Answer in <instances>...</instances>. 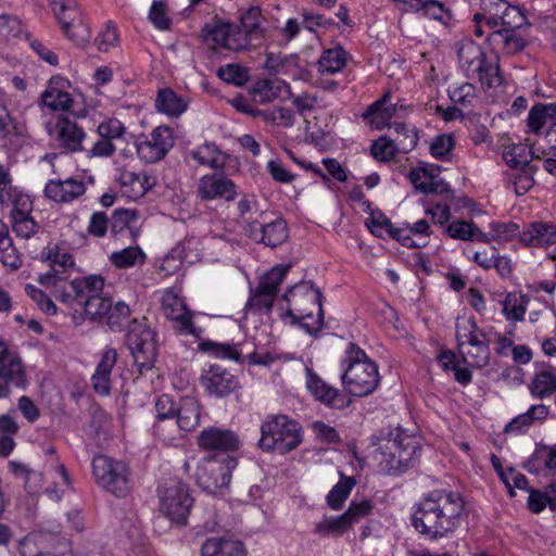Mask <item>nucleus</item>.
Here are the masks:
<instances>
[{
  "label": "nucleus",
  "mask_w": 556,
  "mask_h": 556,
  "mask_svg": "<svg viewBox=\"0 0 556 556\" xmlns=\"http://www.w3.org/2000/svg\"><path fill=\"white\" fill-rule=\"evenodd\" d=\"M467 518L466 503L460 493L445 489L432 490L415 505L412 525L430 541L448 538Z\"/></svg>",
  "instance_id": "1"
},
{
  "label": "nucleus",
  "mask_w": 556,
  "mask_h": 556,
  "mask_svg": "<svg viewBox=\"0 0 556 556\" xmlns=\"http://www.w3.org/2000/svg\"><path fill=\"white\" fill-rule=\"evenodd\" d=\"M288 304L286 316L292 324L300 325L307 333L314 334L324 326L323 294L312 281H300L283 294Z\"/></svg>",
  "instance_id": "2"
},
{
  "label": "nucleus",
  "mask_w": 556,
  "mask_h": 556,
  "mask_svg": "<svg viewBox=\"0 0 556 556\" xmlns=\"http://www.w3.org/2000/svg\"><path fill=\"white\" fill-rule=\"evenodd\" d=\"M341 368L343 388L351 395L367 396L377 389L380 381L378 366L354 342L348 344Z\"/></svg>",
  "instance_id": "3"
},
{
  "label": "nucleus",
  "mask_w": 556,
  "mask_h": 556,
  "mask_svg": "<svg viewBox=\"0 0 556 556\" xmlns=\"http://www.w3.org/2000/svg\"><path fill=\"white\" fill-rule=\"evenodd\" d=\"M258 447L264 452L288 454L298 448L304 438L301 424L286 414H270L260 426Z\"/></svg>",
  "instance_id": "4"
},
{
  "label": "nucleus",
  "mask_w": 556,
  "mask_h": 556,
  "mask_svg": "<svg viewBox=\"0 0 556 556\" xmlns=\"http://www.w3.org/2000/svg\"><path fill=\"white\" fill-rule=\"evenodd\" d=\"M459 66L468 78L478 76L482 86L488 88L502 84L497 60L488 59L483 49L471 39L458 43Z\"/></svg>",
  "instance_id": "5"
},
{
  "label": "nucleus",
  "mask_w": 556,
  "mask_h": 556,
  "mask_svg": "<svg viewBox=\"0 0 556 556\" xmlns=\"http://www.w3.org/2000/svg\"><path fill=\"white\" fill-rule=\"evenodd\" d=\"M237 464L229 454L205 456L197 466L195 480L204 491L215 494L228 488Z\"/></svg>",
  "instance_id": "6"
},
{
  "label": "nucleus",
  "mask_w": 556,
  "mask_h": 556,
  "mask_svg": "<svg viewBox=\"0 0 556 556\" xmlns=\"http://www.w3.org/2000/svg\"><path fill=\"white\" fill-rule=\"evenodd\" d=\"M92 472L97 483L117 497H124L130 491V469L122 460L98 455L92 460Z\"/></svg>",
  "instance_id": "7"
},
{
  "label": "nucleus",
  "mask_w": 556,
  "mask_h": 556,
  "mask_svg": "<svg viewBox=\"0 0 556 556\" xmlns=\"http://www.w3.org/2000/svg\"><path fill=\"white\" fill-rule=\"evenodd\" d=\"M126 344L140 372L153 367L157 355L155 333L147 325L146 318L131 320L127 328Z\"/></svg>",
  "instance_id": "8"
},
{
  "label": "nucleus",
  "mask_w": 556,
  "mask_h": 556,
  "mask_svg": "<svg viewBox=\"0 0 556 556\" xmlns=\"http://www.w3.org/2000/svg\"><path fill=\"white\" fill-rule=\"evenodd\" d=\"M202 40L214 50L241 52L250 50L236 23L214 18L201 29Z\"/></svg>",
  "instance_id": "9"
},
{
  "label": "nucleus",
  "mask_w": 556,
  "mask_h": 556,
  "mask_svg": "<svg viewBox=\"0 0 556 556\" xmlns=\"http://www.w3.org/2000/svg\"><path fill=\"white\" fill-rule=\"evenodd\" d=\"M48 2L68 39L77 45L88 41L90 30L76 0H48Z\"/></svg>",
  "instance_id": "10"
},
{
  "label": "nucleus",
  "mask_w": 556,
  "mask_h": 556,
  "mask_svg": "<svg viewBox=\"0 0 556 556\" xmlns=\"http://www.w3.org/2000/svg\"><path fill=\"white\" fill-rule=\"evenodd\" d=\"M161 511L172 521L185 525L193 504L188 484L172 481L169 485L159 490Z\"/></svg>",
  "instance_id": "11"
},
{
  "label": "nucleus",
  "mask_w": 556,
  "mask_h": 556,
  "mask_svg": "<svg viewBox=\"0 0 556 556\" xmlns=\"http://www.w3.org/2000/svg\"><path fill=\"white\" fill-rule=\"evenodd\" d=\"M27 378L20 355L0 338V400L8 399L12 388L25 389Z\"/></svg>",
  "instance_id": "12"
},
{
  "label": "nucleus",
  "mask_w": 556,
  "mask_h": 556,
  "mask_svg": "<svg viewBox=\"0 0 556 556\" xmlns=\"http://www.w3.org/2000/svg\"><path fill=\"white\" fill-rule=\"evenodd\" d=\"M49 136L54 140L59 148L71 152L83 150V142L86 137L76 119L67 114L61 113L54 117L47 126Z\"/></svg>",
  "instance_id": "13"
},
{
  "label": "nucleus",
  "mask_w": 556,
  "mask_h": 556,
  "mask_svg": "<svg viewBox=\"0 0 556 556\" xmlns=\"http://www.w3.org/2000/svg\"><path fill=\"white\" fill-rule=\"evenodd\" d=\"M415 452V446L403 448L397 441H388L376 451L379 471L390 476L405 472L412 465Z\"/></svg>",
  "instance_id": "14"
},
{
  "label": "nucleus",
  "mask_w": 556,
  "mask_h": 556,
  "mask_svg": "<svg viewBox=\"0 0 556 556\" xmlns=\"http://www.w3.org/2000/svg\"><path fill=\"white\" fill-rule=\"evenodd\" d=\"M43 287L48 289L58 301L77 309L78 303L81 301L84 292H88V288H91V291H96L101 287V276L90 275L74 280L64 279Z\"/></svg>",
  "instance_id": "15"
},
{
  "label": "nucleus",
  "mask_w": 556,
  "mask_h": 556,
  "mask_svg": "<svg viewBox=\"0 0 556 556\" xmlns=\"http://www.w3.org/2000/svg\"><path fill=\"white\" fill-rule=\"evenodd\" d=\"M174 143L173 130L167 126H157L150 138L136 143L137 155L146 163H156L165 157Z\"/></svg>",
  "instance_id": "16"
},
{
  "label": "nucleus",
  "mask_w": 556,
  "mask_h": 556,
  "mask_svg": "<svg viewBox=\"0 0 556 556\" xmlns=\"http://www.w3.org/2000/svg\"><path fill=\"white\" fill-rule=\"evenodd\" d=\"M305 374L306 388L316 401L340 410L351 405L352 400L346 394L326 382L312 368H306Z\"/></svg>",
  "instance_id": "17"
},
{
  "label": "nucleus",
  "mask_w": 556,
  "mask_h": 556,
  "mask_svg": "<svg viewBox=\"0 0 556 556\" xmlns=\"http://www.w3.org/2000/svg\"><path fill=\"white\" fill-rule=\"evenodd\" d=\"M161 304L163 314L174 323V328L179 333L199 336L192 323L193 315L187 309L182 298L178 296L173 290H165Z\"/></svg>",
  "instance_id": "18"
},
{
  "label": "nucleus",
  "mask_w": 556,
  "mask_h": 556,
  "mask_svg": "<svg viewBox=\"0 0 556 556\" xmlns=\"http://www.w3.org/2000/svg\"><path fill=\"white\" fill-rule=\"evenodd\" d=\"M198 197L202 201L224 200L232 202L238 195L237 185L223 173L202 176L198 181Z\"/></svg>",
  "instance_id": "19"
},
{
  "label": "nucleus",
  "mask_w": 556,
  "mask_h": 556,
  "mask_svg": "<svg viewBox=\"0 0 556 556\" xmlns=\"http://www.w3.org/2000/svg\"><path fill=\"white\" fill-rule=\"evenodd\" d=\"M200 381L206 393L216 397H226L239 388L237 377L217 364L203 368Z\"/></svg>",
  "instance_id": "20"
},
{
  "label": "nucleus",
  "mask_w": 556,
  "mask_h": 556,
  "mask_svg": "<svg viewBox=\"0 0 556 556\" xmlns=\"http://www.w3.org/2000/svg\"><path fill=\"white\" fill-rule=\"evenodd\" d=\"M239 435L230 430L218 427L203 429L198 437V446L206 452H215L214 455L228 454L240 447Z\"/></svg>",
  "instance_id": "21"
},
{
  "label": "nucleus",
  "mask_w": 556,
  "mask_h": 556,
  "mask_svg": "<svg viewBox=\"0 0 556 556\" xmlns=\"http://www.w3.org/2000/svg\"><path fill=\"white\" fill-rule=\"evenodd\" d=\"M534 367L528 384L532 397L544 400L556 394V368L546 362H536Z\"/></svg>",
  "instance_id": "22"
},
{
  "label": "nucleus",
  "mask_w": 556,
  "mask_h": 556,
  "mask_svg": "<svg viewBox=\"0 0 556 556\" xmlns=\"http://www.w3.org/2000/svg\"><path fill=\"white\" fill-rule=\"evenodd\" d=\"M263 21L264 16L260 7H251L239 14L236 24L250 48L260 45L264 37Z\"/></svg>",
  "instance_id": "23"
},
{
  "label": "nucleus",
  "mask_w": 556,
  "mask_h": 556,
  "mask_svg": "<svg viewBox=\"0 0 556 556\" xmlns=\"http://www.w3.org/2000/svg\"><path fill=\"white\" fill-rule=\"evenodd\" d=\"M118 182L125 197L138 200L156 185V178L146 172L136 173L124 169L119 174Z\"/></svg>",
  "instance_id": "24"
},
{
  "label": "nucleus",
  "mask_w": 556,
  "mask_h": 556,
  "mask_svg": "<svg viewBox=\"0 0 556 556\" xmlns=\"http://www.w3.org/2000/svg\"><path fill=\"white\" fill-rule=\"evenodd\" d=\"M45 195L56 203H70L86 192L84 181L67 178L50 179L45 186Z\"/></svg>",
  "instance_id": "25"
},
{
  "label": "nucleus",
  "mask_w": 556,
  "mask_h": 556,
  "mask_svg": "<svg viewBox=\"0 0 556 556\" xmlns=\"http://www.w3.org/2000/svg\"><path fill=\"white\" fill-rule=\"evenodd\" d=\"M70 81L60 76L52 77L41 94L43 105L52 111L66 112L71 109L73 99L67 91Z\"/></svg>",
  "instance_id": "26"
},
{
  "label": "nucleus",
  "mask_w": 556,
  "mask_h": 556,
  "mask_svg": "<svg viewBox=\"0 0 556 556\" xmlns=\"http://www.w3.org/2000/svg\"><path fill=\"white\" fill-rule=\"evenodd\" d=\"M525 468L535 475L556 473V444H536L534 452L526 462Z\"/></svg>",
  "instance_id": "27"
},
{
  "label": "nucleus",
  "mask_w": 556,
  "mask_h": 556,
  "mask_svg": "<svg viewBox=\"0 0 556 556\" xmlns=\"http://www.w3.org/2000/svg\"><path fill=\"white\" fill-rule=\"evenodd\" d=\"M391 91L387 90L383 96L371 103L363 113V118L376 129H383L396 112V104L390 103Z\"/></svg>",
  "instance_id": "28"
},
{
  "label": "nucleus",
  "mask_w": 556,
  "mask_h": 556,
  "mask_svg": "<svg viewBox=\"0 0 556 556\" xmlns=\"http://www.w3.org/2000/svg\"><path fill=\"white\" fill-rule=\"evenodd\" d=\"M527 124L530 131L536 135L556 128V102L534 104L528 113Z\"/></svg>",
  "instance_id": "29"
},
{
  "label": "nucleus",
  "mask_w": 556,
  "mask_h": 556,
  "mask_svg": "<svg viewBox=\"0 0 556 556\" xmlns=\"http://www.w3.org/2000/svg\"><path fill=\"white\" fill-rule=\"evenodd\" d=\"M117 353L114 349H106L100 362L97 365L96 371L91 377L92 388L96 393L100 395H109L111 391V372L116 364Z\"/></svg>",
  "instance_id": "30"
},
{
  "label": "nucleus",
  "mask_w": 556,
  "mask_h": 556,
  "mask_svg": "<svg viewBox=\"0 0 556 556\" xmlns=\"http://www.w3.org/2000/svg\"><path fill=\"white\" fill-rule=\"evenodd\" d=\"M520 241L530 247H551L556 244V225L534 222L520 232Z\"/></svg>",
  "instance_id": "31"
},
{
  "label": "nucleus",
  "mask_w": 556,
  "mask_h": 556,
  "mask_svg": "<svg viewBox=\"0 0 556 556\" xmlns=\"http://www.w3.org/2000/svg\"><path fill=\"white\" fill-rule=\"evenodd\" d=\"M33 201L24 205L20 203V207L11 210L12 229L14 233L22 239H29L35 236L39 229V224L31 216Z\"/></svg>",
  "instance_id": "32"
},
{
  "label": "nucleus",
  "mask_w": 556,
  "mask_h": 556,
  "mask_svg": "<svg viewBox=\"0 0 556 556\" xmlns=\"http://www.w3.org/2000/svg\"><path fill=\"white\" fill-rule=\"evenodd\" d=\"M103 288L104 279L101 276V287L96 291H91V288H88V292H84L83 299L78 303V307L84 308L86 316L91 319L103 320L105 315H108L112 300L102 295Z\"/></svg>",
  "instance_id": "33"
},
{
  "label": "nucleus",
  "mask_w": 556,
  "mask_h": 556,
  "mask_svg": "<svg viewBox=\"0 0 556 556\" xmlns=\"http://www.w3.org/2000/svg\"><path fill=\"white\" fill-rule=\"evenodd\" d=\"M24 201L28 203L31 199L13 185L9 169L0 164V204L15 210L20 207V203L24 205Z\"/></svg>",
  "instance_id": "34"
},
{
  "label": "nucleus",
  "mask_w": 556,
  "mask_h": 556,
  "mask_svg": "<svg viewBox=\"0 0 556 556\" xmlns=\"http://www.w3.org/2000/svg\"><path fill=\"white\" fill-rule=\"evenodd\" d=\"M201 556H247L242 542L219 536L208 538L201 547Z\"/></svg>",
  "instance_id": "35"
},
{
  "label": "nucleus",
  "mask_w": 556,
  "mask_h": 556,
  "mask_svg": "<svg viewBox=\"0 0 556 556\" xmlns=\"http://www.w3.org/2000/svg\"><path fill=\"white\" fill-rule=\"evenodd\" d=\"M251 239L268 247H277L288 238L286 222L277 218L270 223L260 225V231H251Z\"/></svg>",
  "instance_id": "36"
},
{
  "label": "nucleus",
  "mask_w": 556,
  "mask_h": 556,
  "mask_svg": "<svg viewBox=\"0 0 556 556\" xmlns=\"http://www.w3.org/2000/svg\"><path fill=\"white\" fill-rule=\"evenodd\" d=\"M176 424L184 431L194 430L201 418V407L195 397L185 396L180 400L176 413Z\"/></svg>",
  "instance_id": "37"
},
{
  "label": "nucleus",
  "mask_w": 556,
  "mask_h": 556,
  "mask_svg": "<svg viewBox=\"0 0 556 556\" xmlns=\"http://www.w3.org/2000/svg\"><path fill=\"white\" fill-rule=\"evenodd\" d=\"M189 155L201 166L213 169H223L225 166V154L215 143L205 142L190 151Z\"/></svg>",
  "instance_id": "38"
},
{
  "label": "nucleus",
  "mask_w": 556,
  "mask_h": 556,
  "mask_svg": "<svg viewBox=\"0 0 556 556\" xmlns=\"http://www.w3.org/2000/svg\"><path fill=\"white\" fill-rule=\"evenodd\" d=\"M446 233L458 240H476L478 242L489 243L488 233L481 231L472 222L455 220L446 227Z\"/></svg>",
  "instance_id": "39"
},
{
  "label": "nucleus",
  "mask_w": 556,
  "mask_h": 556,
  "mask_svg": "<svg viewBox=\"0 0 556 556\" xmlns=\"http://www.w3.org/2000/svg\"><path fill=\"white\" fill-rule=\"evenodd\" d=\"M355 484L356 480L353 477L340 472L339 482L332 486L326 497L328 506L333 510H340Z\"/></svg>",
  "instance_id": "40"
},
{
  "label": "nucleus",
  "mask_w": 556,
  "mask_h": 556,
  "mask_svg": "<svg viewBox=\"0 0 556 556\" xmlns=\"http://www.w3.org/2000/svg\"><path fill=\"white\" fill-rule=\"evenodd\" d=\"M317 65L323 74L338 73L346 65V52L342 47L327 49L320 55Z\"/></svg>",
  "instance_id": "41"
},
{
  "label": "nucleus",
  "mask_w": 556,
  "mask_h": 556,
  "mask_svg": "<svg viewBox=\"0 0 556 556\" xmlns=\"http://www.w3.org/2000/svg\"><path fill=\"white\" fill-rule=\"evenodd\" d=\"M393 130L395 138L393 139L401 153H409L418 142V130L416 126L408 123H394Z\"/></svg>",
  "instance_id": "42"
},
{
  "label": "nucleus",
  "mask_w": 556,
  "mask_h": 556,
  "mask_svg": "<svg viewBox=\"0 0 556 556\" xmlns=\"http://www.w3.org/2000/svg\"><path fill=\"white\" fill-rule=\"evenodd\" d=\"M463 362L473 368H483L490 362L489 339L458 351Z\"/></svg>",
  "instance_id": "43"
},
{
  "label": "nucleus",
  "mask_w": 556,
  "mask_h": 556,
  "mask_svg": "<svg viewBox=\"0 0 556 556\" xmlns=\"http://www.w3.org/2000/svg\"><path fill=\"white\" fill-rule=\"evenodd\" d=\"M290 267V265H278L273 267L261 278L256 289L276 299L279 286L286 278Z\"/></svg>",
  "instance_id": "44"
},
{
  "label": "nucleus",
  "mask_w": 556,
  "mask_h": 556,
  "mask_svg": "<svg viewBox=\"0 0 556 556\" xmlns=\"http://www.w3.org/2000/svg\"><path fill=\"white\" fill-rule=\"evenodd\" d=\"M155 106L160 112L178 116L186 111L187 104L172 89H163L159 91Z\"/></svg>",
  "instance_id": "45"
},
{
  "label": "nucleus",
  "mask_w": 556,
  "mask_h": 556,
  "mask_svg": "<svg viewBox=\"0 0 556 556\" xmlns=\"http://www.w3.org/2000/svg\"><path fill=\"white\" fill-rule=\"evenodd\" d=\"M190 241L181 242L177 244L162 261L160 264V271L164 273L165 276H172L180 270L184 262L188 261V254L186 253V244Z\"/></svg>",
  "instance_id": "46"
},
{
  "label": "nucleus",
  "mask_w": 556,
  "mask_h": 556,
  "mask_svg": "<svg viewBox=\"0 0 556 556\" xmlns=\"http://www.w3.org/2000/svg\"><path fill=\"white\" fill-rule=\"evenodd\" d=\"M129 317L130 308L125 302L117 301L113 304L111 301L108 315H105L104 319L113 331H121L124 329L126 324L129 325L131 323L129 321Z\"/></svg>",
  "instance_id": "47"
},
{
  "label": "nucleus",
  "mask_w": 556,
  "mask_h": 556,
  "mask_svg": "<svg viewBox=\"0 0 556 556\" xmlns=\"http://www.w3.org/2000/svg\"><path fill=\"white\" fill-rule=\"evenodd\" d=\"M547 504L552 510H556V482L549 484L545 494L536 490H531L529 494L528 507L532 513H541Z\"/></svg>",
  "instance_id": "48"
},
{
  "label": "nucleus",
  "mask_w": 556,
  "mask_h": 556,
  "mask_svg": "<svg viewBox=\"0 0 556 556\" xmlns=\"http://www.w3.org/2000/svg\"><path fill=\"white\" fill-rule=\"evenodd\" d=\"M22 135L21 128L12 117L8 105L0 104V142L8 144Z\"/></svg>",
  "instance_id": "49"
},
{
  "label": "nucleus",
  "mask_w": 556,
  "mask_h": 556,
  "mask_svg": "<svg viewBox=\"0 0 556 556\" xmlns=\"http://www.w3.org/2000/svg\"><path fill=\"white\" fill-rule=\"evenodd\" d=\"M505 10L501 17L496 16H485L482 18V23L484 22L486 26L491 29L495 28L500 22L502 25L507 26L508 28H518L522 23V15L515 7H508L506 2H503Z\"/></svg>",
  "instance_id": "50"
},
{
  "label": "nucleus",
  "mask_w": 556,
  "mask_h": 556,
  "mask_svg": "<svg viewBox=\"0 0 556 556\" xmlns=\"http://www.w3.org/2000/svg\"><path fill=\"white\" fill-rule=\"evenodd\" d=\"M139 214L137 210L116 208L110 218V229L113 235H117L131 226L138 220Z\"/></svg>",
  "instance_id": "51"
},
{
  "label": "nucleus",
  "mask_w": 556,
  "mask_h": 556,
  "mask_svg": "<svg viewBox=\"0 0 556 556\" xmlns=\"http://www.w3.org/2000/svg\"><path fill=\"white\" fill-rule=\"evenodd\" d=\"M146 260L143 251L139 247H128L111 255V262L118 268H128Z\"/></svg>",
  "instance_id": "52"
},
{
  "label": "nucleus",
  "mask_w": 556,
  "mask_h": 556,
  "mask_svg": "<svg viewBox=\"0 0 556 556\" xmlns=\"http://www.w3.org/2000/svg\"><path fill=\"white\" fill-rule=\"evenodd\" d=\"M351 528L346 517H324L315 527V532L321 535H341Z\"/></svg>",
  "instance_id": "53"
},
{
  "label": "nucleus",
  "mask_w": 556,
  "mask_h": 556,
  "mask_svg": "<svg viewBox=\"0 0 556 556\" xmlns=\"http://www.w3.org/2000/svg\"><path fill=\"white\" fill-rule=\"evenodd\" d=\"M476 87L470 83L451 86L447 90L448 97L453 103L463 108L472 105L477 98Z\"/></svg>",
  "instance_id": "54"
},
{
  "label": "nucleus",
  "mask_w": 556,
  "mask_h": 556,
  "mask_svg": "<svg viewBox=\"0 0 556 556\" xmlns=\"http://www.w3.org/2000/svg\"><path fill=\"white\" fill-rule=\"evenodd\" d=\"M503 160L511 169H520L530 164L528 159L527 147L523 144H515L503 151Z\"/></svg>",
  "instance_id": "55"
},
{
  "label": "nucleus",
  "mask_w": 556,
  "mask_h": 556,
  "mask_svg": "<svg viewBox=\"0 0 556 556\" xmlns=\"http://www.w3.org/2000/svg\"><path fill=\"white\" fill-rule=\"evenodd\" d=\"M491 233H489L490 241H510L516 236L520 237L519 226L516 223H490Z\"/></svg>",
  "instance_id": "56"
},
{
  "label": "nucleus",
  "mask_w": 556,
  "mask_h": 556,
  "mask_svg": "<svg viewBox=\"0 0 556 556\" xmlns=\"http://www.w3.org/2000/svg\"><path fill=\"white\" fill-rule=\"evenodd\" d=\"M258 117L266 123L277 124L282 127H291L294 124V116L291 110L287 108H276L271 110H260Z\"/></svg>",
  "instance_id": "57"
},
{
  "label": "nucleus",
  "mask_w": 556,
  "mask_h": 556,
  "mask_svg": "<svg viewBox=\"0 0 556 556\" xmlns=\"http://www.w3.org/2000/svg\"><path fill=\"white\" fill-rule=\"evenodd\" d=\"M370 151L374 159L381 162L391 161L395 156V154L400 152L394 140L386 136H382L379 139H377L372 143Z\"/></svg>",
  "instance_id": "58"
},
{
  "label": "nucleus",
  "mask_w": 556,
  "mask_h": 556,
  "mask_svg": "<svg viewBox=\"0 0 556 556\" xmlns=\"http://www.w3.org/2000/svg\"><path fill=\"white\" fill-rule=\"evenodd\" d=\"M384 224V230L388 232V235L401 242L403 245L408 248H420L425 247V242H418L416 241L412 236V230L409 229V226L406 227H396L392 224L390 219L383 220Z\"/></svg>",
  "instance_id": "59"
},
{
  "label": "nucleus",
  "mask_w": 556,
  "mask_h": 556,
  "mask_svg": "<svg viewBox=\"0 0 556 556\" xmlns=\"http://www.w3.org/2000/svg\"><path fill=\"white\" fill-rule=\"evenodd\" d=\"M275 298L271 295L261 292L258 289L251 290L250 298L245 304L248 311H252L258 314L270 313Z\"/></svg>",
  "instance_id": "60"
},
{
  "label": "nucleus",
  "mask_w": 556,
  "mask_h": 556,
  "mask_svg": "<svg viewBox=\"0 0 556 556\" xmlns=\"http://www.w3.org/2000/svg\"><path fill=\"white\" fill-rule=\"evenodd\" d=\"M155 412L157 422L154 425V430L156 433L161 432V421L165 419H172L176 417L177 407L173 399L167 394H162L156 399L155 402Z\"/></svg>",
  "instance_id": "61"
},
{
  "label": "nucleus",
  "mask_w": 556,
  "mask_h": 556,
  "mask_svg": "<svg viewBox=\"0 0 556 556\" xmlns=\"http://www.w3.org/2000/svg\"><path fill=\"white\" fill-rule=\"evenodd\" d=\"M527 300L525 296H517L509 293L503 304V312L508 319L520 321L526 313Z\"/></svg>",
  "instance_id": "62"
},
{
  "label": "nucleus",
  "mask_w": 556,
  "mask_h": 556,
  "mask_svg": "<svg viewBox=\"0 0 556 556\" xmlns=\"http://www.w3.org/2000/svg\"><path fill=\"white\" fill-rule=\"evenodd\" d=\"M455 146V140L451 134H442L437 136L430 144V153L437 159L444 161L450 155Z\"/></svg>",
  "instance_id": "63"
},
{
  "label": "nucleus",
  "mask_w": 556,
  "mask_h": 556,
  "mask_svg": "<svg viewBox=\"0 0 556 556\" xmlns=\"http://www.w3.org/2000/svg\"><path fill=\"white\" fill-rule=\"evenodd\" d=\"M217 76L227 84L242 86L248 79L247 71L238 64H227L217 70Z\"/></svg>",
  "instance_id": "64"
}]
</instances>
